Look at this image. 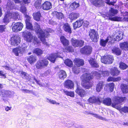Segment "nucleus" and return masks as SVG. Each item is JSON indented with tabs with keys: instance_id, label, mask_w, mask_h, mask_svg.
Masks as SVG:
<instances>
[{
	"instance_id": "09e8293b",
	"label": "nucleus",
	"mask_w": 128,
	"mask_h": 128,
	"mask_svg": "<svg viewBox=\"0 0 128 128\" xmlns=\"http://www.w3.org/2000/svg\"><path fill=\"white\" fill-rule=\"evenodd\" d=\"M119 67L122 70H125L126 68L128 66L122 62H121L119 64Z\"/></svg>"
},
{
	"instance_id": "cd10ccee",
	"label": "nucleus",
	"mask_w": 128,
	"mask_h": 128,
	"mask_svg": "<svg viewBox=\"0 0 128 128\" xmlns=\"http://www.w3.org/2000/svg\"><path fill=\"white\" fill-rule=\"evenodd\" d=\"M58 76L60 78L63 79L66 77V74L64 70H60L58 72Z\"/></svg>"
},
{
	"instance_id": "7ed1b4c3",
	"label": "nucleus",
	"mask_w": 128,
	"mask_h": 128,
	"mask_svg": "<svg viewBox=\"0 0 128 128\" xmlns=\"http://www.w3.org/2000/svg\"><path fill=\"white\" fill-rule=\"evenodd\" d=\"M24 40L28 42H33L35 44L38 42V39L36 36H34L30 32L27 31L23 33Z\"/></svg>"
},
{
	"instance_id": "c756f323",
	"label": "nucleus",
	"mask_w": 128,
	"mask_h": 128,
	"mask_svg": "<svg viewBox=\"0 0 128 128\" xmlns=\"http://www.w3.org/2000/svg\"><path fill=\"white\" fill-rule=\"evenodd\" d=\"M118 12V11L114 9L113 8H111L110 10V12L108 14H107L108 16L109 17H112L116 15Z\"/></svg>"
},
{
	"instance_id": "aec40b11",
	"label": "nucleus",
	"mask_w": 128,
	"mask_h": 128,
	"mask_svg": "<svg viewBox=\"0 0 128 128\" xmlns=\"http://www.w3.org/2000/svg\"><path fill=\"white\" fill-rule=\"evenodd\" d=\"M88 61L92 67L96 68L98 67L99 65L98 64L94 58H90Z\"/></svg>"
},
{
	"instance_id": "473e14b6",
	"label": "nucleus",
	"mask_w": 128,
	"mask_h": 128,
	"mask_svg": "<svg viewBox=\"0 0 128 128\" xmlns=\"http://www.w3.org/2000/svg\"><path fill=\"white\" fill-rule=\"evenodd\" d=\"M33 16L34 18L36 20L39 21L40 20L41 15L39 12H37L33 13Z\"/></svg>"
},
{
	"instance_id": "bb28decb",
	"label": "nucleus",
	"mask_w": 128,
	"mask_h": 128,
	"mask_svg": "<svg viewBox=\"0 0 128 128\" xmlns=\"http://www.w3.org/2000/svg\"><path fill=\"white\" fill-rule=\"evenodd\" d=\"M121 88L122 91L124 94H126L128 93V85L127 84H122L120 86Z\"/></svg>"
},
{
	"instance_id": "c9c22d12",
	"label": "nucleus",
	"mask_w": 128,
	"mask_h": 128,
	"mask_svg": "<svg viewBox=\"0 0 128 128\" xmlns=\"http://www.w3.org/2000/svg\"><path fill=\"white\" fill-rule=\"evenodd\" d=\"M53 14L55 16L59 19H62L64 18V15L61 12H54Z\"/></svg>"
},
{
	"instance_id": "0e129e2a",
	"label": "nucleus",
	"mask_w": 128,
	"mask_h": 128,
	"mask_svg": "<svg viewBox=\"0 0 128 128\" xmlns=\"http://www.w3.org/2000/svg\"><path fill=\"white\" fill-rule=\"evenodd\" d=\"M102 74L104 76H106L109 74V72L108 70L104 71L102 72Z\"/></svg>"
},
{
	"instance_id": "338daca9",
	"label": "nucleus",
	"mask_w": 128,
	"mask_h": 128,
	"mask_svg": "<svg viewBox=\"0 0 128 128\" xmlns=\"http://www.w3.org/2000/svg\"><path fill=\"white\" fill-rule=\"evenodd\" d=\"M25 16L26 18L25 22H31V18L29 16L27 15H26Z\"/></svg>"
},
{
	"instance_id": "f03ea898",
	"label": "nucleus",
	"mask_w": 128,
	"mask_h": 128,
	"mask_svg": "<svg viewBox=\"0 0 128 128\" xmlns=\"http://www.w3.org/2000/svg\"><path fill=\"white\" fill-rule=\"evenodd\" d=\"M84 78L82 81L83 82L82 86L84 88L88 89L92 86V83L90 82L92 78V76L90 74L87 73L84 74L83 75Z\"/></svg>"
},
{
	"instance_id": "393cba45",
	"label": "nucleus",
	"mask_w": 128,
	"mask_h": 128,
	"mask_svg": "<svg viewBox=\"0 0 128 128\" xmlns=\"http://www.w3.org/2000/svg\"><path fill=\"white\" fill-rule=\"evenodd\" d=\"M120 48L122 50L126 51L128 50V42H124L120 44Z\"/></svg>"
},
{
	"instance_id": "9b49d317",
	"label": "nucleus",
	"mask_w": 128,
	"mask_h": 128,
	"mask_svg": "<svg viewBox=\"0 0 128 128\" xmlns=\"http://www.w3.org/2000/svg\"><path fill=\"white\" fill-rule=\"evenodd\" d=\"M27 46L24 44L21 47H19L18 48H16L13 50V52L16 56H18L19 54L22 53L26 48Z\"/></svg>"
},
{
	"instance_id": "412c9836",
	"label": "nucleus",
	"mask_w": 128,
	"mask_h": 128,
	"mask_svg": "<svg viewBox=\"0 0 128 128\" xmlns=\"http://www.w3.org/2000/svg\"><path fill=\"white\" fill-rule=\"evenodd\" d=\"M83 22L82 20H78L73 24L74 28L76 29L77 28L80 27L82 25Z\"/></svg>"
},
{
	"instance_id": "58836bf2",
	"label": "nucleus",
	"mask_w": 128,
	"mask_h": 128,
	"mask_svg": "<svg viewBox=\"0 0 128 128\" xmlns=\"http://www.w3.org/2000/svg\"><path fill=\"white\" fill-rule=\"evenodd\" d=\"M14 6V3L11 2L9 0L8 1L7 5V8L10 9H12L15 8Z\"/></svg>"
},
{
	"instance_id": "4468645a",
	"label": "nucleus",
	"mask_w": 128,
	"mask_h": 128,
	"mask_svg": "<svg viewBox=\"0 0 128 128\" xmlns=\"http://www.w3.org/2000/svg\"><path fill=\"white\" fill-rule=\"evenodd\" d=\"M75 92L82 98L85 96L86 94V91L81 87L78 86V87H77Z\"/></svg>"
},
{
	"instance_id": "6ab92c4d",
	"label": "nucleus",
	"mask_w": 128,
	"mask_h": 128,
	"mask_svg": "<svg viewBox=\"0 0 128 128\" xmlns=\"http://www.w3.org/2000/svg\"><path fill=\"white\" fill-rule=\"evenodd\" d=\"M92 2L94 5L96 6L100 7L104 6L103 0H94Z\"/></svg>"
},
{
	"instance_id": "680f3d73",
	"label": "nucleus",
	"mask_w": 128,
	"mask_h": 128,
	"mask_svg": "<svg viewBox=\"0 0 128 128\" xmlns=\"http://www.w3.org/2000/svg\"><path fill=\"white\" fill-rule=\"evenodd\" d=\"M21 90L22 92H23L24 93H30L33 94H34V93L33 92L32 90H28L26 89H22Z\"/></svg>"
},
{
	"instance_id": "603ef678",
	"label": "nucleus",
	"mask_w": 128,
	"mask_h": 128,
	"mask_svg": "<svg viewBox=\"0 0 128 128\" xmlns=\"http://www.w3.org/2000/svg\"><path fill=\"white\" fill-rule=\"evenodd\" d=\"M46 98L47 100V101L48 102H50L51 104H56V105H59L60 104L59 103L56 102L55 100H53L51 99H49L48 98Z\"/></svg>"
},
{
	"instance_id": "bf43d9fd",
	"label": "nucleus",
	"mask_w": 128,
	"mask_h": 128,
	"mask_svg": "<svg viewBox=\"0 0 128 128\" xmlns=\"http://www.w3.org/2000/svg\"><path fill=\"white\" fill-rule=\"evenodd\" d=\"M108 86L109 87L110 92L113 91L114 86V84L113 83H110L108 84Z\"/></svg>"
},
{
	"instance_id": "dca6fc26",
	"label": "nucleus",
	"mask_w": 128,
	"mask_h": 128,
	"mask_svg": "<svg viewBox=\"0 0 128 128\" xmlns=\"http://www.w3.org/2000/svg\"><path fill=\"white\" fill-rule=\"evenodd\" d=\"M42 7L44 10H49L52 8V4L48 1H46L42 4Z\"/></svg>"
},
{
	"instance_id": "5701e85b",
	"label": "nucleus",
	"mask_w": 128,
	"mask_h": 128,
	"mask_svg": "<svg viewBox=\"0 0 128 128\" xmlns=\"http://www.w3.org/2000/svg\"><path fill=\"white\" fill-rule=\"evenodd\" d=\"M63 28L66 32L70 34L72 32L71 29L69 24L68 23L64 24L63 26Z\"/></svg>"
},
{
	"instance_id": "6e6d98bb",
	"label": "nucleus",
	"mask_w": 128,
	"mask_h": 128,
	"mask_svg": "<svg viewBox=\"0 0 128 128\" xmlns=\"http://www.w3.org/2000/svg\"><path fill=\"white\" fill-rule=\"evenodd\" d=\"M38 37L41 40L42 42L44 44L46 45L47 46H49V44H48L47 42H46V40L45 39V38L46 37H42L38 36Z\"/></svg>"
},
{
	"instance_id": "a18cd8bd",
	"label": "nucleus",
	"mask_w": 128,
	"mask_h": 128,
	"mask_svg": "<svg viewBox=\"0 0 128 128\" xmlns=\"http://www.w3.org/2000/svg\"><path fill=\"white\" fill-rule=\"evenodd\" d=\"M72 46L75 47H79L78 40L76 39H72Z\"/></svg>"
},
{
	"instance_id": "49530a36",
	"label": "nucleus",
	"mask_w": 128,
	"mask_h": 128,
	"mask_svg": "<svg viewBox=\"0 0 128 128\" xmlns=\"http://www.w3.org/2000/svg\"><path fill=\"white\" fill-rule=\"evenodd\" d=\"M25 23L26 24V28L28 29H29L31 30H33L31 22Z\"/></svg>"
},
{
	"instance_id": "a878e982",
	"label": "nucleus",
	"mask_w": 128,
	"mask_h": 128,
	"mask_svg": "<svg viewBox=\"0 0 128 128\" xmlns=\"http://www.w3.org/2000/svg\"><path fill=\"white\" fill-rule=\"evenodd\" d=\"M76 64L78 67L82 66L84 64V60L79 58H76L74 60Z\"/></svg>"
},
{
	"instance_id": "ea45409f",
	"label": "nucleus",
	"mask_w": 128,
	"mask_h": 128,
	"mask_svg": "<svg viewBox=\"0 0 128 128\" xmlns=\"http://www.w3.org/2000/svg\"><path fill=\"white\" fill-rule=\"evenodd\" d=\"M14 6V3L11 2L9 0L8 1L7 5V8L10 9H12L15 8Z\"/></svg>"
},
{
	"instance_id": "774afa93",
	"label": "nucleus",
	"mask_w": 128,
	"mask_h": 128,
	"mask_svg": "<svg viewBox=\"0 0 128 128\" xmlns=\"http://www.w3.org/2000/svg\"><path fill=\"white\" fill-rule=\"evenodd\" d=\"M122 111L125 113H128V107L124 106L122 108Z\"/></svg>"
},
{
	"instance_id": "2f4dec72",
	"label": "nucleus",
	"mask_w": 128,
	"mask_h": 128,
	"mask_svg": "<svg viewBox=\"0 0 128 128\" xmlns=\"http://www.w3.org/2000/svg\"><path fill=\"white\" fill-rule=\"evenodd\" d=\"M50 75V70H48L46 71L44 73L40 74V77L44 78H48Z\"/></svg>"
},
{
	"instance_id": "ddd939ff",
	"label": "nucleus",
	"mask_w": 128,
	"mask_h": 128,
	"mask_svg": "<svg viewBox=\"0 0 128 128\" xmlns=\"http://www.w3.org/2000/svg\"><path fill=\"white\" fill-rule=\"evenodd\" d=\"M12 18V14L11 12L8 11L5 13V16L3 19V22L5 24H8L10 20Z\"/></svg>"
},
{
	"instance_id": "b1692460",
	"label": "nucleus",
	"mask_w": 128,
	"mask_h": 128,
	"mask_svg": "<svg viewBox=\"0 0 128 128\" xmlns=\"http://www.w3.org/2000/svg\"><path fill=\"white\" fill-rule=\"evenodd\" d=\"M104 85V82H99L96 86V91L98 92H100L102 89Z\"/></svg>"
},
{
	"instance_id": "c85d7f7f",
	"label": "nucleus",
	"mask_w": 128,
	"mask_h": 128,
	"mask_svg": "<svg viewBox=\"0 0 128 128\" xmlns=\"http://www.w3.org/2000/svg\"><path fill=\"white\" fill-rule=\"evenodd\" d=\"M27 59L30 64L34 63L36 60V57L33 55H32L28 57Z\"/></svg>"
},
{
	"instance_id": "9d476101",
	"label": "nucleus",
	"mask_w": 128,
	"mask_h": 128,
	"mask_svg": "<svg viewBox=\"0 0 128 128\" xmlns=\"http://www.w3.org/2000/svg\"><path fill=\"white\" fill-rule=\"evenodd\" d=\"M23 26V24L22 23L17 22L12 24V30L13 32H17L21 30Z\"/></svg>"
},
{
	"instance_id": "e433bc0d",
	"label": "nucleus",
	"mask_w": 128,
	"mask_h": 128,
	"mask_svg": "<svg viewBox=\"0 0 128 128\" xmlns=\"http://www.w3.org/2000/svg\"><path fill=\"white\" fill-rule=\"evenodd\" d=\"M109 19L111 20L120 21H122L123 20V18L122 17L118 16H114V17H109Z\"/></svg>"
},
{
	"instance_id": "4d7b16f0",
	"label": "nucleus",
	"mask_w": 128,
	"mask_h": 128,
	"mask_svg": "<svg viewBox=\"0 0 128 128\" xmlns=\"http://www.w3.org/2000/svg\"><path fill=\"white\" fill-rule=\"evenodd\" d=\"M12 18L15 20H16L18 19V17H19V14L18 12H13L12 13Z\"/></svg>"
},
{
	"instance_id": "864d4df0",
	"label": "nucleus",
	"mask_w": 128,
	"mask_h": 128,
	"mask_svg": "<svg viewBox=\"0 0 128 128\" xmlns=\"http://www.w3.org/2000/svg\"><path fill=\"white\" fill-rule=\"evenodd\" d=\"M107 41L106 40L101 39L100 40V44L103 47H105Z\"/></svg>"
},
{
	"instance_id": "8fccbe9b",
	"label": "nucleus",
	"mask_w": 128,
	"mask_h": 128,
	"mask_svg": "<svg viewBox=\"0 0 128 128\" xmlns=\"http://www.w3.org/2000/svg\"><path fill=\"white\" fill-rule=\"evenodd\" d=\"M64 93L67 96H70L72 97H73L74 96V93L73 92H69L65 90H64Z\"/></svg>"
},
{
	"instance_id": "c03bdc74",
	"label": "nucleus",
	"mask_w": 128,
	"mask_h": 128,
	"mask_svg": "<svg viewBox=\"0 0 128 128\" xmlns=\"http://www.w3.org/2000/svg\"><path fill=\"white\" fill-rule=\"evenodd\" d=\"M123 34L122 33H121L116 36V38H114V40H116L117 41H119L120 40H121L123 38Z\"/></svg>"
},
{
	"instance_id": "f704fd0d",
	"label": "nucleus",
	"mask_w": 128,
	"mask_h": 128,
	"mask_svg": "<svg viewBox=\"0 0 128 128\" xmlns=\"http://www.w3.org/2000/svg\"><path fill=\"white\" fill-rule=\"evenodd\" d=\"M88 114L94 115V117L96 118H98L99 119L103 120L105 121H106L107 120L106 119L99 114H94L91 112H89Z\"/></svg>"
},
{
	"instance_id": "0eeeda50",
	"label": "nucleus",
	"mask_w": 128,
	"mask_h": 128,
	"mask_svg": "<svg viewBox=\"0 0 128 128\" xmlns=\"http://www.w3.org/2000/svg\"><path fill=\"white\" fill-rule=\"evenodd\" d=\"M88 36L92 41L97 42V38H98V32L94 30L91 29L88 32Z\"/></svg>"
},
{
	"instance_id": "f257e3e1",
	"label": "nucleus",
	"mask_w": 128,
	"mask_h": 128,
	"mask_svg": "<svg viewBox=\"0 0 128 128\" xmlns=\"http://www.w3.org/2000/svg\"><path fill=\"white\" fill-rule=\"evenodd\" d=\"M34 30L38 35V36L47 37L49 35V32H52L53 31L50 28L48 29L46 31H43L40 28V26L38 23L34 24Z\"/></svg>"
},
{
	"instance_id": "052dcab7",
	"label": "nucleus",
	"mask_w": 128,
	"mask_h": 128,
	"mask_svg": "<svg viewBox=\"0 0 128 128\" xmlns=\"http://www.w3.org/2000/svg\"><path fill=\"white\" fill-rule=\"evenodd\" d=\"M20 11L24 14H26V9L24 6H23L20 7Z\"/></svg>"
},
{
	"instance_id": "39448f33",
	"label": "nucleus",
	"mask_w": 128,
	"mask_h": 128,
	"mask_svg": "<svg viewBox=\"0 0 128 128\" xmlns=\"http://www.w3.org/2000/svg\"><path fill=\"white\" fill-rule=\"evenodd\" d=\"M102 100V98L100 97L93 96L89 98L88 101L90 104H99Z\"/></svg>"
},
{
	"instance_id": "a211bd4d",
	"label": "nucleus",
	"mask_w": 128,
	"mask_h": 128,
	"mask_svg": "<svg viewBox=\"0 0 128 128\" xmlns=\"http://www.w3.org/2000/svg\"><path fill=\"white\" fill-rule=\"evenodd\" d=\"M120 71L116 67H113L111 68L110 73L112 76H117L120 74Z\"/></svg>"
},
{
	"instance_id": "20e7f679",
	"label": "nucleus",
	"mask_w": 128,
	"mask_h": 128,
	"mask_svg": "<svg viewBox=\"0 0 128 128\" xmlns=\"http://www.w3.org/2000/svg\"><path fill=\"white\" fill-rule=\"evenodd\" d=\"M126 99V98L125 97L115 96L114 98L113 102L112 104V106L118 109H120V105L124 102Z\"/></svg>"
},
{
	"instance_id": "de8ad7c7",
	"label": "nucleus",
	"mask_w": 128,
	"mask_h": 128,
	"mask_svg": "<svg viewBox=\"0 0 128 128\" xmlns=\"http://www.w3.org/2000/svg\"><path fill=\"white\" fill-rule=\"evenodd\" d=\"M41 0H37L35 2L34 5L35 7L37 8H39L41 6Z\"/></svg>"
},
{
	"instance_id": "37998d69",
	"label": "nucleus",
	"mask_w": 128,
	"mask_h": 128,
	"mask_svg": "<svg viewBox=\"0 0 128 128\" xmlns=\"http://www.w3.org/2000/svg\"><path fill=\"white\" fill-rule=\"evenodd\" d=\"M33 52L36 54L37 55H40L42 54L43 51L40 49L36 48L34 50Z\"/></svg>"
},
{
	"instance_id": "423d86ee",
	"label": "nucleus",
	"mask_w": 128,
	"mask_h": 128,
	"mask_svg": "<svg viewBox=\"0 0 128 128\" xmlns=\"http://www.w3.org/2000/svg\"><path fill=\"white\" fill-rule=\"evenodd\" d=\"M48 63V61L46 59H43L38 61L36 66L37 68L42 69L47 67Z\"/></svg>"
},
{
	"instance_id": "3c124183",
	"label": "nucleus",
	"mask_w": 128,
	"mask_h": 128,
	"mask_svg": "<svg viewBox=\"0 0 128 128\" xmlns=\"http://www.w3.org/2000/svg\"><path fill=\"white\" fill-rule=\"evenodd\" d=\"M21 74H22V76L23 78L28 80H30V78H29L28 76V74L26 73L23 72H21Z\"/></svg>"
},
{
	"instance_id": "72a5a7b5",
	"label": "nucleus",
	"mask_w": 128,
	"mask_h": 128,
	"mask_svg": "<svg viewBox=\"0 0 128 128\" xmlns=\"http://www.w3.org/2000/svg\"><path fill=\"white\" fill-rule=\"evenodd\" d=\"M102 99L103 100V99ZM102 102L104 104L108 106L110 105L112 103L111 99L108 98H105L103 100Z\"/></svg>"
},
{
	"instance_id": "1a4fd4ad",
	"label": "nucleus",
	"mask_w": 128,
	"mask_h": 128,
	"mask_svg": "<svg viewBox=\"0 0 128 128\" xmlns=\"http://www.w3.org/2000/svg\"><path fill=\"white\" fill-rule=\"evenodd\" d=\"M92 51V47L89 46H86L81 49L80 52L84 54H90Z\"/></svg>"
},
{
	"instance_id": "79ce46f5",
	"label": "nucleus",
	"mask_w": 128,
	"mask_h": 128,
	"mask_svg": "<svg viewBox=\"0 0 128 128\" xmlns=\"http://www.w3.org/2000/svg\"><path fill=\"white\" fill-rule=\"evenodd\" d=\"M113 52L114 53L117 55H120L121 54V52L119 48H116L112 50Z\"/></svg>"
},
{
	"instance_id": "69168bd1",
	"label": "nucleus",
	"mask_w": 128,
	"mask_h": 128,
	"mask_svg": "<svg viewBox=\"0 0 128 128\" xmlns=\"http://www.w3.org/2000/svg\"><path fill=\"white\" fill-rule=\"evenodd\" d=\"M78 40V42L79 46L80 47H81L83 46L84 43V41L81 40Z\"/></svg>"
},
{
	"instance_id": "f8f14e48",
	"label": "nucleus",
	"mask_w": 128,
	"mask_h": 128,
	"mask_svg": "<svg viewBox=\"0 0 128 128\" xmlns=\"http://www.w3.org/2000/svg\"><path fill=\"white\" fill-rule=\"evenodd\" d=\"M61 52L58 51L56 53L52 54L50 55L48 58V59L51 62L54 63L55 61L56 58L57 57L61 58Z\"/></svg>"
},
{
	"instance_id": "7c9ffc66",
	"label": "nucleus",
	"mask_w": 128,
	"mask_h": 128,
	"mask_svg": "<svg viewBox=\"0 0 128 128\" xmlns=\"http://www.w3.org/2000/svg\"><path fill=\"white\" fill-rule=\"evenodd\" d=\"M79 14L76 13H72L69 16V18L71 20H73L76 19L79 17Z\"/></svg>"
},
{
	"instance_id": "e2e57ef3",
	"label": "nucleus",
	"mask_w": 128,
	"mask_h": 128,
	"mask_svg": "<svg viewBox=\"0 0 128 128\" xmlns=\"http://www.w3.org/2000/svg\"><path fill=\"white\" fill-rule=\"evenodd\" d=\"M66 49L67 50V51L68 52H72L73 51L72 47L70 46H66Z\"/></svg>"
},
{
	"instance_id": "2eb2a0df",
	"label": "nucleus",
	"mask_w": 128,
	"mask_h": 128,
	"mask_svg": "<svg viewBox=\"0 0 128 128\" xmlns=\"http://www.w3.org/2000/svg\"><path fill=\"white\" fill-rule=\"evenodd\" d=\"M11 44L14 46H16L20 42V38L18 36H16L11 38Z\"/></svg>"
},
{
	"instance_id": "6e6552de",
	"label": "nucleus",
	"mask_w": 128,
	"mask_h": 128,
	"mask_svg": "<svg viewBox=\"0 0 128 128\" xmlns=\"http://www.w3.org/2000/svg\"><path fill=\"white\" fill-rule=\"evenodd\" d=\"M113 60L112 56L110 55L105 56L101 59L102 62L106 64H112Z\"/></svg>"
},
{
	"instance_id": "f3484780",
	"label": "nucleus",
	"mask_w": 128,
	"mask_h": 128,
	"mask_svg": "<svg viewBox=\"0 0 128 128\" xmlns=\"http://www.w3.org/2000/svg\"><path fill=\"white\" fill-rule=\"evenodd\" d=\"M64 85L66 88L68 89L74 88V85L73 82L70 80H67L65 82Z\"/></svg>"
},
{
	"instance_id": "5fc2aeb1",
	"label": "nucleus",
	"mask_w": 128,
	"mask_h": 128,
	"mask_svg": "<svg viewBox=\"0 0 128 128\" xmlns=\"http://www.w3.org/2000/svg\"><path fill=\"white\" fill-rule=\"evenodd\" d=\"M4 67L6 69V70L12 71V72H13L14 73H15L14 72H17V71L16 69H14V68H11L10 67H9L8 66H4Z\"/></svg>"
},
{
	"instance_id": "4be33fe9",
	"label": "nucleus",
	"mask_w": 128,
	"mask_h": 128,
	"mask_svg": "<svg viewBox=\"0 0 128 128\" xmlns=\"http://www.w3.org/2000/svg\"><path fill=\"white\" fill-rule=\"evenodd\" d=\"M60 40L61 42L64 46H68L69 44V42L64 36H61L60 37Z\"/></svg>"
},
{
	"instance_id": "4c0bfd02",
	"label": "nucleus",
	"mask_w": 128,
	"mask_h": 128,
	"mask_svg": "<svg viewBox=\"0 0 128 128\" xmlns=\"http://www.w3.org/2000/svg\"><path fill=\"white\" fill-rule=\"evenodd\" d=\"M79 6L78 3L74 2L71 4L70 7L72 10H74L79 7Z\"/></svg>"
},
{
	"instance_id": "a19ab883",
	"label": "nucleus",
	"mask_w": 128,
	"mask_h": 128,
	"mask_svg": "<svg viewBox=\"0 0 128 128\" xmlns=\"http://www.w3.org/2000/svg\"><path fill=\"white\" fill-rule=\"evenodd\" d=\"M64 63L67 66L69 67H71L73 65L72 62L70 59H67L64 60Z\"/></svg>"
},
{
	"instance_id": "13d9d810",
	"label": "nucleus",
	"mask_w": 128,
	"mask_h": 128,
	"mask_svg": "<svg viewBox=\"0 0 128 128\" xmlns=\"http://www.w3.org/2000/svg\"><path fill=\"white\" fill-rule=\"evenodd\" d=\"M79 69L80 68L78 67H74L72 68V70L74 73L76 74H78L80 72Z\"/></svg>"
}]
</instances>
